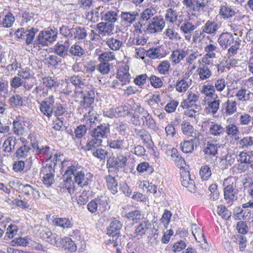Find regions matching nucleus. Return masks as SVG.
<instances>
[{"label":"nucleus","mask_w":253,"mask_h":253,"mask_svg":"<svg viewBox=\"0 0 253 253\" xmlns=\"http://www.w3.org/2000/svg\"><path fill=\"white\" fill-rule=\"evenodd\" d=\"M57 34L58 31L55 28L42 31L34 41V45L39 46H47L48 43H52L56 40Z\"/></svg>","instance_id":"f03ea898"},{"label":"nucleus","mask_w":253,"mask_h":253,"mask_svg":"<svg viewBox=\"0 0 253 253\" xmlns=\"http://www.w3.org/2000/svg\"><path fill=\"white\" fill-rule=\"evenodd\" d=\"M232 178H227L225 179L224 183H228L224 188V197L227 204L231 206L233 202L237 200L238 197V189H235L236 183L232 182L230 183Z\"/></svg>","instance_id":"423d86ee"},{"label":"nucleus","mask_w":253,"mask_h":253,"mask_svg":"<svg viewBox=\"0 0 253 253\" xmlns=\"http://www.w3.org/2000/svg\"><path fill=\"white\" fill-rule=\"evenodd\" d=\"M68 81L71 82L74 86L76 95H78V93H82V90L86 87L85 80L83 75L71 76L68 78Z\"/></svg>","instance_id":"f3484780"},{"label":"nucleus","mask_w":253,"mask_h":253,"mask_svg":"<svg viewBox=\"0 0 253 253\" xmlns=\"http://www.w3.org/2000/svg\"><path fill=\"white\" fill-rule=\"evenodd\" d=\"M209 132L212 136L221 137L222 142H223V140L226 141V136L225 138L223 137L225 134V128L221 124L211 122L209 126Z\"/></svg>","instance_id":"6ab92c4d"},{"label":"nucleus","mask_w":253,"mask_h":253,"mask_svg":"<svg viewBox=\"0 0 253 253\" xmlns=\"http://www.w3.org/2000/svg\"><path fill=\"white\" fill-rule=\"evenodd\" d=\"M136 11H122L120 15L121 23L125 24H131L134 23L138 16Z\"/></svg>","instance_id":"cd10ccee"},{"label":"nucleus","mask_w":253,"mask_h":253,"mask_svg":"<svg viewBox=\"0 0 253 253\" xmlns=\"http://www.w3.org/2000/svg\"><path fill=\"white\" fill-rule=\"evenodd\" d=\"M42 182L47 187L54 183L55 164H46L42 170Z\"/></svg>","instance_id":"9d476101"},{"label":"nucleus","mask_w":253,"mask_h":253,"mask_svg":"<svg viewBox=\"0 0 253 253\" xmlns=\"http://www.w3.org/2000/svg\"><path fill=\"white\" fill-rule=\"evenodd\" d=\"M17 140L14 137L10 136L8 137L3 144V150L5 153L8 155L10 153L15 149V146L17 144Z\"/></svg>","instance_id":"2f4dec72"},{"label":"nucleus","mask_w":253,"mask_h":253,"mask_svg":"<svg viewBox=\"0 0 253 253\" xmlns=\"http://www.w3.org/2000/svg\"><path fill=\"white\" fill-rule=\"evenodd\" d=\"M239 161L241 163L251 164L253 162V151H243L239 155Z\"/></svg>","instance_id":"a18cd8bd"},{"label":"nucleus","mask_w":253,"mask_h":253,"mask_svg":"<svg viewBox=\"0 0 253 253\" xmlns=\"http://www.w3.org/2000/svg\"><path fill=\"white\" fill-rule=\"evenodd\" d=\"M177 17L178 13L175 10L169 8L166 10L165 19L167 22L173 23L177 20Z\"/></svg>","instance_id":"6e6d98bb"},{"label":"nucleus","mask_w":253,"mask_h":253,"mask_svg":"<svg viewBox=\"0 0 253 253\" xmlns=\"http://www.w3.org/2000/svg\"><path fill=\"white\" fill-rule=\"evenodd\" d=\"M217 49V47L215 44H209L205 47V51L206 52L205 56L202 59L203 62H206L207 59L214 58L215 57V53L214 52Z\"/></svg>","instance_id":"58836bf2"},{"label":"nucleus","mask_w":253,"mask_h":253,"mask_svg":"<svg viewBox=\"0 0 253 253\" xmlns=\"http://www.w3.org/2000/svg\"><path fill=\"white\" fill-rule=\"evenodd\" d=\"M55 98L54 96L50 95L42 101L40 109L43 115L50 118L53 114Z\"/></svg>","instance_id":"1a4fd4ad"},{"label":"nucleus","mask_w":253,"mask_h":253,"mask_svg":"<svg viewBox=\"0 0 253 253\" xmlns=\"http://www.w3.org/2000/svg\"><path fill=\"white\" fill-rule=\"evenodd\" d=\"M115 59V56L112 52H106L102 53L98 57V60L101 63L110 64L109 61H112Z\"/></svg>","instance_id":"680f3d73"},{"label":"nucleus","mask_w":253,"mask_h":253,"mask_svg":"<svg viewBox=\"0 0 253 253\" xmlns=\"http://www.w3.org/2000/svg\"><path fill=\"white\" fill-rule=\"evenodd\" d=\"M207 3V0H196L195 3L191 9L193 12H199L206 7Z\"/></svg>","instance_id":"e2e57ef3"},{"label":"nucleus","mask_w":253,"mask_h":253,"mask_svg":"<svg viewBox=\"0 0 253 253\" xmlns=\"http://www.w3.org/2000/svg\"><path fill=\"white\" fill-rule=\"evenodd\" d=\"M238 101L245 102L249 101L253 96V93L247 89L245 87H241L235 94Z\"/></svg>","instance_id":"c85d7f7f"},{"label":"nucleus","mask_w":253,"mask_h":253,"mask_svg":"<svg viewBox=\"0 0 253 253\" xmlns=\"http://www.w3.org/2000/svg\"><path fill=\"white\" fill-rule=\"evenodd\" d=\"M200 137H190L188 140H184L180 143V148L185 153H192L194 147H197L200 144Z\"/></svg>","instance_id":"a211bd4d"},{"label":"nucleus","mask_w":253,"mask_h":253,"mask_svg":"<svg viewBox=\"0 0 253 253\" xmlns=\"http://www.w3.org/2000/svg\"><path fill=\"white\" fill-rule=\"evenodd\" d=\"M225 105L226 114L231 115L236 112L237 103L235 101L228 99Z\"/></svg>","instance_id":"5fc2aeb1"},{"label":"nucleus","mask_w":253,"mask_h":253,"mask_svg":"<svg viewBox=\"0 0 253 253\" xmlns=\"http://www.w3.org/2000/svg\"><path fill=\"white\" fill-rule=\"evenodd\" d=\"M238 11L236 8L224 2L220 6L219 13L223 19H228L235 16Z\"/></svg>","instance_id":"aec40b11"},{"label":"nucleus","mask_w":253,"mask_h":253,"mask_svg":"<svg viewBox=\"0 0 253 253\" xmlns=\"http://www.w3.org/2000/svg\"><path fill=\"white\" fill-rule=\"evenodd\" d=\"M77 96H80V106L83 108H89L94 102L95 98L94 91L92 90H86L83 89L82 93H78Z\"/></svg>","instance_id":"f8f14e48"},{"label":"nucleus","mask_w":253,"mask_h":253,"mask_svg":"<svg viewBox=\"0 0 253 253\" xmlns=\"http://www.w3.org/2000/svg\"><path fill=\"white\" fill-rule=\"evenodd\" d=\"M220 147V145L218 143L214 144L211 142L208 141L203 149V152L206 157L210 158H216L218 154V149Z\"/></svg>","instance_id":"4be33fe9"},{"label":"nucleus","mask_w":253,"mask_h":253,"mask_svg":"<svg viewBox=\"0 0 253 253\" xmlns=\"http://www.w3.org/2000/svg\"><path fill=\"white\" fill-rule=\"evenodd\" d=\"M97 28L101 33L109 34L113 30L114 25L107 22H101L97 24Z\"/></svg>","instance_id":"13d9d810"},{"label":"nucleus","mask_w":253,"mask_h":253,"mask_svg":"<svg viewBox=\"0 0 253 253\" xmlns=\"http://www.w3.org/2000/svg\"><path fill=\"white\" fill-rule=\"evenodd\" d=\"M241 40L238 37L236 38L235 41L228 49L227 55L229 57L234 56L237 53L241 45Z\"/></svg>","instance_id":"de8ad7c7"},{"label":"nucleus","mask_w":253,"mask_h":253,"mask_svg":"<svg viewBox=\"0 0 253 253\" xmlns=\"http://www.w3.org/2000/svg\"><path fill=\"white\" fill-rule=\"evenodd\" d=\"M117 76L118 80L122 83L121 86H123L130 82V76L127 72L119 70L117 73Z\"/></svg>","instance_id":"4d7b16f0"},{"label":"nucleus","mask_w":253,"mask_h":253,"mask_svg":"<svg viewBox=\"0 0 253 253\" xmlns=\"http://www.w3.org/2000/svg\"><path fill=\"white\" fill-rule=\"evenodd\" d=\"M181 182L182 185L188 189L191 193L196 191V187L194 179L191 177L189 171L183 169H180Z\"/></svg>","instance_id":"2eb2a0df"},{"label":"nucleus","mask_w":253,"mask_h":253,"mask_svg":"<svg viewBox=\"0 0 253 253\" xmlns=\"http://www.w3.org/2000/svg\"><path fill=\"white\" fill-rule=\"evenodd\" d=\"M170 64L169 61L164 60L162 61L157 67V70L158 72L163 75L168 74Z\"/></svg>","instance_id":"0e129e2a"},{"label":"nucleus","mask_w":253,"mask_h":253,"mask_svg":"<svg viewBox=\"0 0 253 253\" xmlns=\"http://www.w3.org/2000/svg\"><path fill=\"white\" fill-rule=\"evenodd\" d=\"M191 228L192 234L198 242H200L201 240L204 239L205 237L202 229L196 223L192 224Z\"/></svg>","instance_id":"8fccbe9b"},{"label":"nucleus","mask_w":253,"mask_h":253,"mask_svg":"<svg viewBox=\"0 0 253 253\" xmlns=\"http://www.w3.org/2000/svg\"><path fill=\"white\" fill-rule=\"evenodd\" d=\"M135 134L140 138L144 143L150 144L152 142L151 136L149 132L145 129H141L134 130Z\"/></svg>","instance_id":"ea45409f"},{"label":"nucleus","mask_w":253,"mask_h":253,"mask_svg":"<svg viewBox=\"0 0 253 253\" xmlns=\"http://www.w3.org/2000/svg\"><path fill=\"white\" fill-rule=\"evenodd\" d=\"M110 132L109 125L106 124H100L92 129L91 132V139L88 142L97 144H102V139L107 137V134Z\"/></svg>","instance_id":"20e7f679"},{"label":"nucleus","mask_w":253,"mask_h":253,"mask_svg":"<svg viewBox=\"0 0 253 253\" xmlns=\"http://www.w3.org/2000/svg\"><path fill=\"white\" fill-rule=\"evenodd\" d=\"M199 98V95L196 93L191 91H188L187 99L181 103V106L184 109L196 107L195 103L198 100Z\"/></svg>","instance_id":"bb28decb"},{"label":"nucleus","mask_w":253,"mask_h":253,"mask_svg":"<svg viewBox=\"0 0 253 253\" xmlns=\"http://www.w3.org/2000/svg\"><path fill=\"white\" fill-rule=\"evenodd\" d=\"M224 128L225 133L232 137H235L239 132L238 127L233 124L227 125Z\"/></svg>","instance_id":"052dcab7"},{"label":"nucleus","mask_w":253,"mask_h":253,"mask_svg":"<svg viewBox=\"0 0 253 253\" xmlns=\"http://www.w3.org/2000/svg\"><path fill=\"white\" fill-rule=\"evenodd\" d=\"M218 25L215 22L208 20L202 27L203 33L210 35H215L218 29Z\"/></svg>","instance_id":"7c9ffc66"},{"label":"nucleus","mask_w":253,"mask_h":253,"mask_svg":"<svg viewBox=\"0 0 253 253\" xmlns=\"http://www.w3.org/2000/svg\"><path fill=\"white\" fill-rule=\"evenodd\" d=\"M122 227L121 222H111L110 226L107 228V234L109 236L116 238L120 235V230Z\"/></svg>","instance_id":"72a5a7b5"},{"label":"nucleus","mask_w":253,"mask_h":253,"mask_svg":"<svg viewBox=\"0 0 253 253\" xmlns=\"http://www.w3.org/2000/svg\"><path fill=\"white\" fill-rule=\"evenodd\" d=\"M181 130L184 134L190 136V137L197 138L202 136L201 133L195 129L188 122H183L181 124Z\"/></svg>","instance_id":"a878e982"},{"label":"nucleus","mask_w":253,"mask_h":253,"mask_svg":"<svg viewBox=\"0 0 253 253\" xmlns=\"http://www.w3.org/2000/svg\"><path fill=\"white\" fill-rule=\"evenodd\" d=\"M102 201L99 198H95L91 200L87 204V208L88 210L91 213H94L97 211V208H100V205H102Z\"/></svg>","instance_id":"864d4df0"},{"label":"nucleus","mask_w":253,"mask_h":253,"mask_svg":"<svg viewBox=\"0 0 253 253\" xmlns=\"http://www.w3.org/2000/svg\"><path fill=\"white\" fill-rule=\"evenodd\" d=\"M133 140L130 137H126L124 139L119 138L110 140L108 142V146L110 148L120 152L129 150L133 146Z\"/></svg>","instance_id":"0eeeda50"},{"label":"nucleus","mask_w":253,"mask_h":253,"mask_svg":"<svg viewBox=\"0 0 253 253\" xmlns=\"http://www.w3.org/2000/svg\"><path fill=\"white\" fill-rule=\"evenodd\" d=\"M105 179L107 187L111 193L116 194L118 192V182L115 177L109 175L106 176Z\"/></svg>","instance_id":"4c0bfd02"},{"label":"nucleus","mask_w":253,"mask_h":253,"mask_svg":"<svg viewBox=\"0 0 253 253\" xmlns=\"http://www.w3.org/2000/svg\"><path fill=\"white\" fill-rule=\"evenodd\" d=\"M102 144H97L96 143L88 142L86 144V149L88 151H90L92 155L95 158L99 159L100 161H104L108 154L107 151L99 148V146Z\"/></svg>","instance_id":"4468645a"},{"label":"nucleus","mask_w":253,"mask_h":253,"mask_svg":"<svg viewBox=\"0 0 253 253\" xmlns=\"http://www.w3.org/2000/svg\"><path fill=\"white\" fill-rule=\"evenodd\" d=\"M61 242L62 245L60 247L64 248L65 250H67L71 253H73L77 251V246L71 238L67 237L62 238Z\"/></svg>","instance_id":"473e14b6"},{"label":"nucleus","mask_w":253,"mask_h":253,"mask_svg":"<svg viewBox=\"0 0 253 253\" xmlns=\"http://www.w3.org/2000/svg\"><path fill=\"white\" fill-rule=\"evenodd\" d=\"M20 189L25 195L27 196L33 195L35 198L40 196L39 192L35 189L32 186L28 184L20 185Z\"/></svg>","instance_id":"09e8293b"},{"label":"nucleus","mask_w":253,"mask_h":253,"mask_svg":"<svg viewBox=\"0 0 253 253\" xmlns=\"http://www.w3.org/2000/svg\"><path fill=\"white\" fill-rule=\"evenodd\" d=\"M10 107L12 108H18L23 105L22 97L19 94L13 95L9 99Z\"/></svg>","instance_id":"3c124183"},{"label":"nucleus","mask_w":253,"mask_h":253,"mask_svg":"<svg viewBox=\"0 0 253 253\" xmlns=\"http://www.w3.org/2000/svg\"><path fill=\"white\" fill-rule=\"evenodd\" d=\"M66 171L63 175L64 178L63 187L66 188L69 193H73L75 188V183L72 180L71 175L73 174H66Z\"/></svg>","instance_id":"c9c22d12"},{"label":"nucleus","mask_w":253,"mask_h":253,"mask_svg":"<svg viewBox=\"0 0 253 253\" xmlns=\"http://www.w3.org/2000/svg\"><path fill=\"white\" fill-rule=\"evenodd\" d=\"M69 52L72 56L79 57H81L85 54V50L77 43H75L69 48Z\"/></svg>","instance_id":"37998d69"},{"label":"nucleus","mask_w":253,"mask_h":253,"mask_svg":"<svg viewBox=\"0 0 253 253\" xmlns=\"http://www.w3.org/2000/svg\"><path fill=\"white\" fill-rule=\"evenodd\" d=\"M238 143L242 148H247L253 146V137H244L238 141Z\"/></svg>","instance_id":"774afa93"},{"label":"nucleus","mask_w":253,"mask_h":253,"mask_svg":"<svg viewBox=\"0 0 253 253\" xmlns=\"http://www.w3.org/2000/svg\"><path fill=\"white\" fill-rule=\"evenodd\" d=\"M101 14H102L101 20L113 25L114 23L118 20L119 17L118 12L112 10L107 11L105 13L101 12Z\"/></svg>","instance_id":"c756f323"},{"label":"nucleus","mask_w":253,"mask_h":253,"mask_svg":"<svg viewBox=\"0 0 253 253\" xmlns=\"http://www.w3.org/2000/svg\"><path fill=\"white\" fill-rule=\"evenodd\" d=\"M235 39L232 34L225 32L222 33L219 36L218 42L221 46L226 48L234 42Z\"/></svg>","instance_id":"5701e85b"},{"label":"nucleus","mask_w":253,"mask_h":253,"mask_svg":"<svg viewBox=\"0 0 253 253\" xmlns=\"http://www.w3.org/2000/svg\"><path fill=\"white\" fill-rule=\"evenodd\" d=\"M66 174H73L74 176L75 183L81 188L86 187L91 181L92 175L90 173L85 174L84 171L78 170L74 166L68 167L66 170Z\"/></svg>","instance_id":"f257e3e1"},{"label":"nucleus","mask_w":253,"mask_h":253,"mask_svg":"<svg viewBox=\"0 0 253 253\" xmlns=\"http://www.w3.org/2000/svg\"><path fill=\"white\" fill-rule=\"evenodd\" d=\"M165 26V21L159 14L155 16L147 25V30L150 33L160 32Z\"/></svg>","instance_id":"ddd939ff"},{"label":"nucleus","mask_w":253,"mask_h":253,"mask_svg":"<svg viewBox=\"0 0 253 253\" xmlns=\"http://www.w3.org/2000/svg\"><path fill=\"white\" fill-rule=\"evenodd\" d=\"M181 182L182 185L188 189L191 193L196 191V187L194 179L191 177L189 171L183 169H180Z\"/></svg>","instance_id":"dca6fc26"},{"label":"nucleus","mask_w":253,"mask_h":253,"mask_svg":"<svg viewBox=\"0 0 253 253\" xmlns=\"http://www.w3.org/2000/svg\"><path fill=\"white\" fill-rule=\"evenodd\" d=\"M154 231L156 232L157 230L155 229V226L152 222H140L135 229V232L139 235H142L145 233L150 234V233Z\"/></svg>","instance_id":"b1692460"},{"label":"nucleus","mask_w":253,"mask_h":253,"mask_svg":"<svg viewBox=\"0 0 253 253\" xmlns=\"http://www.w3.org/2000/svg\"><path fill=\"white\" fill-rule=\"evenodd\" d=\"M191 84L190 80L182 79L177 81L175 85L176 90L179 92H185Z\"/></svg>","instance_id":"e433bc0d"},{"label":"nucleus","mask_w":253,"mask_h":253,"mask_svg":"<svg viewBox=\"0 0 253 253\" xmlns=\"http://www.w3.org/2000/svg\"><path fill=\"white\" fill-rule=\"evenodd\" d=\"M124 41L123 38L117 35L115 37H108L107 39L106 44L111 49L116 51L122 46Z\"/></svg>","instance_id":"412c9836"},{"label":"nucleus","mask_w":253,"mask_h":253,"mask_svg":"<svg viewBox=\"0 0 253 253\" xmlns=\"http://www.w3.org/2000/svg\"><path fill=\"white\" fill-rule=\"evenodd\" d=\"M54 53L62 58H65L68 55L69 47L65 44L57 43L54 46Z\"/></svg>","instance_id":"f704fd0d"},{"label":"nucleus","mask_w":253,"mask_h":253,"mask_svg":"<svg viewBox=\"0 0 253 253\" xmlns=\"http://www.w3.org/2000/svg\"><path fill=\"white\" fill-rule=\"evenodd\" d=\"M60 33L64 37L79 40L85 39L87 36L86 29L80 27L70 28L68 26H62L60 28Z\"/></svg>","instance_id":"39448f33"},{"label":"nucleus","mask_w":253,"mask_h":253,"mask_svg":"<svg viewBox=\"0 0 253 253\" xmlns=\"http://www.w3.org/2000/svg\"><path fill=\"white\" fill-rule=\"evenodd\" d=\"M180 23H181V25L180 29L185 34H191L197 28L196 26L187 20H185L183 23L181 22Z\"/></svg>","instance_id":"a19ab883"},{"label":"nucleus","mask_w":253,"mask_h":253,"mask_svg":"<svg viewBox=\"0 0 253 253\" xmlns=\"http://www.w3.org/2000/svg\"><path fill=\"white\" fill-rule=\"evenodd\" d=\"M158 13L157 9L152 6H150L143 10L140 13V21H151L153 18L157 16Z\"/></svg>","instance_id":"393cba45"},{"label":"nucleus","mask_w":253,"mask_h":253,"mask_svg":"<svg viewBox=\"0 0 253 253\" xmlns=\"http://www.w3.org/2000/svg\"><path fill=\"white\" fill-rule=\"evenodd\" d=\"M217 213L225 220H228L231 215V212L223 205H220L217 207Z\"/></svg>","instance_id":"338daca9"},{"label":"nucleus","mask_w":253,"mask_h":253,"mask_svg":"<svg viewBox=\"0 0 253 253\" xmlns=\"http://www.w3.org/2000/svg\"><path fill=\"white\" fill-rule=\"evenodd\" d=\"M233 242L239 245L240 251L243 252L245 250L247 247V239L246 238L240 234H236L232 237Z\"/></svg>","instance_id":"79ce46f5"},{"label":"nucleus","mask_w":253,"mask_h":253,"mask_svg":"<svg viewBox=\"0 0 253 253\" xmlns=\"http://www.w3.org/2000/svg\"><path fill=\"white\" fill-rule=\"evenodd\" d=\"M200 175L203 180H207L211 175L210 167L208 165L203 166L201 168Z\"/></svg>","instance_id":"69168bd1"},{"label":"nucleus","mask_w":253,"mask_h":253,"mask_svg":"<svg viewBox=\"0 0 253 253\" xmlns=\"http://www.w3.org/2000/svg\"><path fill=\"white\" fill-rule=\"evenodd\" d=\"M100 7L92 9L90 10L86 14V18L88 21H90L93 23L97 22L99 20L100 15L101 14L99 12V8Z\"/></svg>","instance_id":"c03bdc74"},{"label":"nucleus","mask_w":253,"mask_h":253,"mask_svg":"<svg viewBox=\"0 0 253 253\" xmlns=\"http://www.w3.org/2000/svg\"><path fill=\"white\" fill-rule=\"evenodd\" d=\"M30 148L29 146L24 145L18 148L15 153V155L18 159L24 158L28 157L30 153Z\"/></svg>","instance_id":"bf43d9fd"},{"label":"nucleus","mask_w":253,"mask_h":253,"mask_svg":"<svg viewBox=\"0 0 253 253\" xmlns=\"http://www.w3.org/2000/svg\"><path fill=\"white\" fill-rule=\"evenodd\" d=\"M38 31L39 29L36 28H32L29 30H25L22 28L17 29L15 34L17 38L25 39L27 44L29 45L32 43L34 44L35 35Z\"/></svg>","instance_id":"9b49d317"},{"label":"nucleus","mask_w":253,"mask_h":253,"mask_svg":"<svg viewBox=\"0 0 253 253\" xmlns=\"http://www.w3.org/2000/svg\"><path fill=\"white\" fill-rule=\"evenodd\" d=\"M186 53L183 50H174L171 55V59L172 63L177 64L179 63L186 56Z\"/></svg>","instance_id":"49530a36"},{"label":"nucleus","mask_w":253,"mask_h":253,"mask_svg":"<svg viewBox=\"0 0 253 253\" xmlns=\"http://www.w3.org/2000/svg\"><path fill=\"white\" fill-rule=\"evenodd\" d=\"M35 229L40 232L41 237L46 242L56 247H61V240L62 238L56 233H52L49 229L46 227L34 225Z\"/></svg>","instance_id":"7ed1b4c3"},{"label":"nucleus","mask_w":253,"mask_h":253,"mask_svg":"<svg viewBox=\"0 0 253 253\" xmlns=\"http://www.w3.org/2000/svg\"><path fill=\"white\" fill-rule=\"evenodd\" d=\"M127 158L123 154L119 153L110 158L107 162V168L109 172L118 171L120 169L126 167L127 163Z\"/></svg>","instance_id":"6e6552de"},{"label":"nucleus","mask_w":253,"mask_h":253,"mask_svg":"<svg viewBox=\"0 0 253 253\" xmlns=\"http://www.w3.org/2000/svg\"><path fill=\"white\" fill-rule=\"evenodd\" d=\"M198 71L200 78L202 80L209 79L211 76V71L207 66L203 65V67L198 68Z\"/></svg>","instance_id":"603ef678"}]
</instances>
